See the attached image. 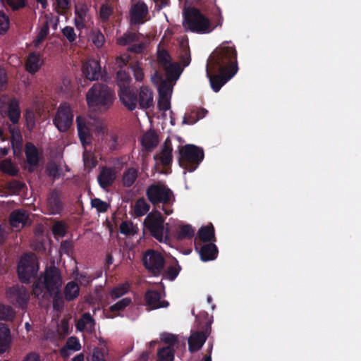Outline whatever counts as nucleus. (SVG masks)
<instances>
[{
  "instance_id": "obj_1",
  "label": "nucleus",
  "mask_w": 361,
  "mask_h": 361,
  "mask_svg": "<svg viewBox=\"0 0 361 361\" xmlns=\"http://www.w3.org/2000/svg\"><path fill=\"white\" fill-rule=\"evenodd\" d=\"M236 51L229 42H223L210 56L207 65L209 68H218L220 75L209 77L212 90L217 92L221 87L233 78L238 71Z\"/></svg>"
},
{
  "instance_id": "obj_2",
  "label": "nucleus",
  "mask_w": 361,
  "mask_h": 361,
  "mask_svg": "<svg viewBox=\"0 0 361 361\" xmlns=\"http://www.w3.org/2000/svg\"><path fill=\"white\" fill-rule=\"evenodd\" d=\"M114 99L113 91L101 83L94 84L86 94L87 106L93 111H106L113 104Z\"/></svg>"
},
{
  "instance_id": "obj_3",
  "label": "nucleus",
  "mask_w": 361,
  "mask_h": 361,
  "mask_svg": "<svg viewBox=\"0 0 361 361\" xmlns=\"http://www.w3.org/2000/svg\"><path fill=\"white\" fill-rule=\"evenodd\" d=\"M222 23L223 18L220 16L217 23L213 26L207 18L198 10L192 8L185 14L183 26L185 30L204 34L212 32L216 27L221 26Z\"/></svg>"
},
{
  "instance_id": "obj_4",
  "label": "nucleus",
  "mask_w": 361,
  "mask_h": 361,
  "mask_svg": "<svg viewBox=\"0 0 361 361\" xmlns=\"http://www.w3.org/2000/svg\"><path fill=\"white\" fill-rule=\"evenodd\" d=\"M76 123L78 135L84 147L90 143L91 132H95L98 135H104L106 133L104 124L91 117L78 116Z\"/></svg>"
},
{
  "instance_id": "obj_5",
  "label": "nucleus",
  "mask_w": 361,
  "mask_h": 361,
  "mask_svg": "<svg viewBox=\"0 0 361 361\" xmlns=\"http://www.w3.org/2000/svg\"><path fill=\"white\" fill-rule=\"evenodd\" d=\"M38 269L35 257L33 255H25L20 258L17 268L19 280L24 283H30L31 279L37 276Z\"/></svg>"
},
{
  "instance_id": "obj_6",
  "label": "nucleus",
  "mask_w": 361,
  "mask_h": 361,
  "mask_svg": "<svg viewBox=\"0 0 361 361\" xmlns=\"http://www.w3.org/2000/svg\"><path fill=\"white\" fill-rule=\"evenodd\" d=\"M179 151V164L181 167L187 169L188 164H199L204 159V152L200 148L194 145H185L180 147Z\"/></svg>"
},
{
  "instance_id": "obj_7",
  "label": "nucleus",
  "mask_w": 361,
  "mask_h": 361,
  "mask_svg": "<svg viewBox=\"0 0 361 361\" xmlns=\"http://www.w3.org/2000/svg\"><path fill=\"white\" fill-rule=\"evenodd\" d=\"M143 264L145 268L154 276H159L163 271L165 259L160 252L154 250L145 252L143 258Z\"/></svg>"
},
{
  "instance_id": "obj_8",
  "label": "nucleus",
  "mask_w": 361,
  "mask_h": 361,
  "mask_svg": "<svg viewBox=\"0 0 361 361\" xmlns=\"http://www.w3.org/2000/svg\"><path fill=\"white\" fill-rule=\"evenodd\" d=\"M8 300L13 306L24 310L27 307L30 298L29 293L23 286L16 285L6 290Z\"/></svg>"
},
{
  "instance_id": "obj_9",
  "label": "nucleus",
  "mask_w": 361,
  "mask_h": 361,
  "mask_svg": "<svg viewBox=\"0 0 361 361\" xmlns=\"http://www.w3.org/2000/svg\"><path fill=\"white\" fill-rule=\"evenodd\" d=\"M146 195L154 204L169 202L173 195L171 190L161 183L150 185L146 191Z\"/></svg>"
},
{
  "instance_id": "obj_10",
  "label": "nucleus",
  "mask_w": 361,
  "mask_h": 361,
  "mask_svg": "<svg viewBox=\"0 0 361 361\" xmlns=\"http://www.w3.org/2000/svg\"><path fill=\"white\" fill-rule=\"evenodd\" d=\"M158 61L166 70V80H176L180 75V68L178 63H171V58L166 51L160 47L157 51Z\"/></svg>"
},
{
  "instance_id": "obj_11",
  "label": "nucleus",
  "mask_w": 361,
  "mask_h": 361,
  "mask_svg": "<svg viewBox=\"0 0 361 361\" xmlns=\"http://www.w3.org/2000/svg\"><path fill=\"white\" fill-rule=\"evenodd\" d=\"M73 120V114L70 105L67 103L61 104L54 120V125L58 130L61 132L66 131L71 126Z\"/></svg>"
},
{
  "instance_id": "obj_12",
  "label": "nucleus",
  "mask_w": 361,
  "mask_h": 361,
  "mask_svg": "<svg viewBox=\"0 0 361 361\" xmlns=\"http://www.w3.org/2000/svg\"><path fill=\"white\" fill-rule=\"evenodd\" d=\"M211 323L207 322L202 330L192 332L188 338V350L191 353L197 352L202 348L211 333Z\"/></svg>"
},
{
  "instance_id": "obj_13",
  "label": "nucleus",
  "mask_w": 361,
  "mask_h": 361,
  "mask_svg": "<svg viewBox=\"0 0 361 361\" xmlns=\"http://www.w3.org/2000/svg\"><path fill=\"white\" fill-rule=\"evenodd\" d=\"M44 285L48 293L60 290L62 286V278L59 268L50 266L45 269Z\"/></svg>"
},
{
  "instance_id": "obj_14",
  "label": "nucleus",
  "mask_w": 361,
  "mask_h": 361,
  "mask_svg": "<svg viewBox=\"0 0 361 361\" xmlns=\"http://www.w3.org/2000/svg\"><path fill=\"white\" fill-rule=\"evenodd\" d=\"M173 80H164L159 87V109L164 113L169 111L171 109V97L172 94V82Z\"/></svg>"
},
{
  "instance_id": "obj_15",
  "label": "nucleus",
  "mask_w": 361,
  "mask_h": 361,
  "mask_svg": "<svg viewBox=\"0 0 361 361\" xmlns=\"http://www.w3.org/2000/svg\"><path fill=\"white\" fill-rule=\"evenodd\" d=\"M145 301L149 310L167 307L169 305V302L161 300V294L158 290H148L145 294Z\"/></svg>"
},
{
  "instance_id": "obj_16",
  "label": "nucleus",
  "mask_w": 361,
  "mask_h": 361,
  "mask_svg": "<svg viewBox=\"0 0 361 361\" xmlns=\"http://www.w3.org/2000/svg\"><path fill=\"white\" fill-rule=\"evenodd\" d=\"M74 23L78 30H81L92 23L89 8L87 6L78 5L75 6Z\"/></svg>"
},
{
  "instance_id": "obj_17",
  "label": "nucleus",
  "mask_w": 361,
  "mask_h": 361,
  "mask_svg": "<svg viewBox=\"0 0 361 361\" xmlns=\"http://www.w3.org/2000/svg\"><path fill=\"white\" fill-rule=\"evenodd\" d=\"M148 13L147 6L143 2H137L130 9V21L133 23H142Z\"/></svg>"
},
{
  "instance_id": "obj_18",
  "label": "nucleus",
  "mask_w": 361,
  "mask_h": 361,
  "mask_svg": "<svg viewBox=\"0 0 361 361\" xmlns=\"http://www.w3.org/2000/svg\"><path fill=\"white\" fill-rule=\"evenodd\" d=\"M100 66L96 60H89L82 66V72L85 77L92 81L97 80L100 75Z\"/></svg>"
},
{
  "instance_id": "obj_19",
  "label": "nucleus",
  "mask_w": 361,
  "mask_h": 361,
  "mask_svg": "<svg viewBox=\"0 0 361 361\" xmlns=\"http://www.w3.org/2000/svg\"><path fill=\"white\" fill-rule=\"evenodd\" d=\"M95 320L89 312L84 313L76 323V329L80 331H86L92 334L95 330Z\"/></svg>"
},
{
  "instance_id": "obj_20",
  "label": "nucleus",
  "mask_w": 361,
  "mask_h": 361,
  "mask_svg": "<svg viewBox=\"0 0 361 361\" xmlns=\"http://www.w3.org/2000/svg\"><path fill=\"white\" fill-rule=\"evenodd\" d=\"M11 226H17L22 224L26 226L32 223V216L23 210H17L12 212L10 215Z\"/></svg>"
},
{
  "instance_id": "obj_21",
  "label": "nucleus",
  "mask_w": 361,
  "mask_h": 361,
  "mask_svg": "<svg viewBox=\"0 0 361 361\" xmlns=\"http://www.w3.org/2000/svg\"><path fill=\"white\" fill-rule=\"evenodd\" d=\"M81 349V345L79 339L75 336L69 337L63 347L60 349L61 355L64 357H68L71 351H79Z\"/></svg>"
},
{
  "instance_id": "obj_22",
  "label": "nucleus",
  "mask_w": 361,
  "mask_h": 361,
  "mask_svg": "<svg viewBox=\"0 0 361 361\" xmlns=\"http://www.w3.org/2000/svg\"><path fill=\"white\" fill-rule=\"evenodd\" d=\"M218 248L213 243H207L202 245L200 250V258L203 262L215 259L218 256Z\"/></svg>"
},
{
  "instance_id": "obj_23",
  "label": "nucleus",
  "mask_w": 361,
  "mask_h": 361,
  "mask_svg": "<svg viewBox=\"0 0 361 361\" xmlns=\"http://www.w3.org/2000/svg\"><path fill=\"white\" fill-rule=\"evenodd\" d=\"M119 97L121 102L128 109L133 111L137 107V97L130 89L120 91Z\"/></svg>"
},
{
  "instance_id": "obj_24",
  "label": "nucleus",
  "mask_w": 361,
  "mask_h": 361,
  "mask_svg": "<svg viewBox=\"0 0 361 361\" xmlns=\"http://www.w3.org/2000/svg\"><path fill=\"white\" fill-rule=\"evenodd\" d=\"M9 131L11 135V143L13 153L16 155L20 154L22 150L23 137L19 128L15 126H9Z\"/></svg>"
},
{
  "instance_id": "obj_25",
  "label": "nucleus",
  "mask_w": 361,
  "mask_h": 361,
  "mask_svg": "<svg viewBox=\"0 0 361 361\" xmlns=\"http://www.w3.org/2000/svg\"><path fill=\"white\" fill-rule=\"evenodd\" d=\"M149 231L150 235L160 243H167L170 240L171 227H145Z\"/></svg>"
},
{
  "instance_id": "obj_26",
  "label": "nucleus",
  "mask_w": 361,
  "mask_h": 361,
  "mask_svg": "<svg viewBox=\"0 0 361 361\" xmlns=\"http://www.w3.org/2000/svg\"><path fill=\"white\" fill-rule=\"evenodd\" d=\"M153 93L147 87H142L139 94V105L141 109H148L153 106Z\"/></svg>"
},
{
  "instance_id": "obj_27",
  "label": "nucleus",
  "mask_w": 361,
  "mask_h": 361,
  "mask_svg": "<svg viewBox=\"0 0 361 361\" xmlns=\"http://www.w3.org/2000/svg\"><path fill=\"white\" fill-rule=\"evenodd\" d=\"M26 158L27 163L29 165L28 170L32 171L39 161V155L37 148L31 143L26 145Z\"/></svg>"
},
{
  "instance_id": "obj_28",
  "label": "nucleus",
  "mask_w": 361,
  "mask_h": 361,
  "mask_svg": "<svg viewBox=\"0 0 361 361\" xmlns=\"http://www.w3.org/2000/svg\"><path fill=\"white\" fill-rule=\"evenodd\" d=\"M11 331L4 324H0V353H4L10 347Z\"/></svg>"
},
{
  "instance_id": "obj_29",
  "label": "nucleus",
  "mask_w": 361,
  "mask_h": 361,
  "mask_svg": "<svg viewBox=\"0 0 361 361\" xmlns=\"http://www.w3.org/2000/svg\"><path fill=\"white\" fill-rule=\"evenodd\" d=\"M116 178V173L111 169H104L98 176L100 186L105 189L112 184Z\"/></svg>"
},
{
  "instance_id": "obj_30",
  "label": "nucleus",
  "mask_w": 361,
  "mask_h": 361,
  "mask_svg": "<svg viewBox=\"0 0 361 361\" xmlns=\"http://www.w3.org/2000/svg\"><path fill=\"white\" fill-rule=\"evenodd\" d=\"M42 65V61L39 54H30L25 62V68L30 73L37 72Z\"/></svg>"
},
{
  "instance_id": "obj_31",
  "label": "nucleus",
  "mask_w": 361,
  "mask_h": 361,
  "mask_svg": "<svg viewBox=\"0 0 361 361\" xmlns=\"http://www.w3.org/2000/svg\"><path fill=\"white\" fill-rule=\"evenodd\" d=\"M143 148L146 150H152L159 143L157 135L152 130L146 132L141 140Z\"/></svg>"
},
{
  "instance_id": "obj_32",
  "label": "nucleus",
  "mask_w": 361,
  "mask_h": 361,
  "mask_svg": "<svg viewBox=\"0 0 361 361\" xmlns=\"http://www.w3.org/2000/svg\"><path fill=\"white\" fill-rule=\"evenodd\" d=\"M172 150L173 149L171 142L166 140L164 144L160 154L158 156V159L160 160L162 164L169 165L171 162Z\"/></svg>"
},
{
  "instance_id": "obj_33",
  "label": "nucleus",
  "mask_w": 361,
  "mask_h": 361,
  "mask_svg": "<svg viewBox=\"0 0 361 361\" xmlns=\"http://www.w3.org/2000/svg\"><path fill=\"white\" fill-rule=\"evenodd\" d=\"M197 236L200 240L204 243L215 242L214 227H200L197 232Z\"/></svg>"
},
{
  "instance_id": "obj_34",
  "label": "nucleus",
  "mask_w": 361,
  "mask_h": 361,
  "mask_svg": "<svg viewBox=\"0 0 361 361\" xmlns=\"http://www.w3.org/2000/svg\"><path fill=\"white\" fill-rule=\"evenodd\" d=\"M80 288L75 281L68 282L64 288V295L67 301H72L79 295Z\"/></svg>"
},
{
  "instance_id": "obj_35",
  "label": "nucleus",
  "mask_w": 361,
  "mask_h": 361,
  "mask_svg": "<svg viewBox=\"0 0 361 361\" xmlns=\"http://www.w3.org/2000/svg\"><path fill=\"white\" fill-rule=\"evenodd\" d=\"M131 302L132 300L130 298H124L120 300L119 301L112 305L109 307V311L111 312H106V317L109 319H114L116 317V315L113 314L112 312L123 310L126 307H128L131 303Z\"/></svg>"
},
{
  "instance_id": "obj_36",
  "label": "nucleus",
  "mask_w": 361,
  "mask_h": 361,
  "mask_svg": "<svg viewBox=\"0 0 361 361\" xmlns=\"http://www.w3.org/2000/svg\"><path fill=\"white\" fill-rule=\"evenodd\" d=\"M47 209L51 214L59 213L62 209V204L56 194H51L47 200Z\"/></svg>"
},
{
  "instance_id": "obj_37",
  "label": "nucleus",
  "mask_w": 361,
  "mask_h": 361,
  "mask_svg": "<svg viewBox=\"0 0 361 361\" xmlns=\"http://www.w3.org/2000/svg\"><path fill=\"white\" fill-rule=\"evenodd\" d=\"M8 116L10 121L13 124H16L18 122L20 116V111L18 102L16 100H12L9 104Z\"/></svg>"
},
{
  "instance_id": "obj_38",
  "label": "nucleus",
  "mask_w": 361,
  "mask_h": 361,
  "mask_svg": "<svg viewBox=\"0 0 361 361\" xmlns=\"http://www.w3.org/2000/svg\"><path fill=\"white\" fill-rule=\"evenodd\" d=\"M164 223V219L161 214L158 212H152L146 217L145 226H161Z\"/></svg>"
},
{
  "instance_id": "obj_39",
  "label": "nucleus",
  "mask_w": 361,
  "mask_h": 361,
  "mask_svg": "<svg viewBox=\"0 0 361 361\" xmlns=\"http://www.w3.org/2000/svg\"><path fill=\"white\" fill-rule=\"evenodd\" d=\"M157 356L160 361H173L174 351L171 346H166L160 348L157 352Z\"/></svg>"
},
{
  "instance_id": "obj_40",
  "label": "nucleus",
  "mask_w": 361,
  "mask_h": 361,
  "mask_svg": "<svg viewBox=\"0 0 361 361\" xmlns=\"http://www.w3.org/2000/svg\"><path fill=\"white\" fill-rule=\"evenodd\" d=\"M130 78L125 71H120L117 73V82L120 88V91L130 89L129 85Z\"/></svg>"
},
{
  "instance_id": "obj_41",
  "label": "nucleus",
  "mask_w": 361,
  "mask_h": 361,
  "mask_svg": "<svg viewBox=\"0 0 361 361\" xmlns=\"http://www.w3.org/2000/svg\"><path fill=\"white\" fill-rule=\"evenodd\" d=\"M195 234L192 227H180V230L175 233V238L178 240L191 239Z\"/></svg>"
},
{
  "instance_id": "obj_42",
  "label": "nucleus",
  "mask_w": 361,
  "mask_h": 361,
  "mask_svg": "<svg viewBox=\"0 0 361 361\" xmlns=\"http://www.w3.org/2000/svg\"><path fill=\"white\" fill-rule=\"evenodd\" d=\"M49 294L53 298V307L57 311H60L63 308L64 302L62 294L60 290L53 291V293H49Z\"/></svg>"
},
{
  "instance_id": "obj_43",
  "label": "nucleus",
  "mask_w": 361,
  "mask_h": 361,
  "mask_svg": "<svg viewBox=\"0 0 361 361\" xmlns=\"http://www.w3.org/2000/svg\"><path fill=\"white\" fill-rule=\"evenodd\" d=\"M137 176V171L134 169H129L123 174V183L126 186L132 185Z\"/></svg>"
},
{
  "instance_id": "obj_44",
  "label": "nucleus",
  "mask_w": 361,
  "mask_h": 361,
  "mask_svg": "<svg viewBox=\"0 0 361 361\" xmlns=\"http://www.w3.org/2000/svg\"><path fill=\"white\" fill-rule=\"evenodd\" d=\"M149 209V206L143 199L138 200L134 206V212L138 216L145 215Z\"/></svg>"
},
{
  "instance_id": "obj_45",
  "label": "nucleus",
  "mask_w": 361,
  "mask_h": 361,
  "mask_svg": "<svg viewBox=\"0 0 361 361\" xmlns=\"http://www.w3.org/2000/svg\"><path fill=\"white\" fill-rule=\"evenodd\" d=\"M47 171L49 176L52 177L54 179L59 178L62 175V169L61 164H56L55 162L49 164Z\"/></svg>"
},
{
  "instance_id": "obj_46",
  "label": "nucleus",
  "mask_w": 361,
  "mask_h": 361,
  "mask_svg": "<svg viewBox=\"0 0 361 361\" xmlns=\"http://www.w3.org/2000/svg\"><path fill=\"white\" fill-rule=\"evenodd\" d=\"M0 169L4 173L11 176H14L18 173L17 167L8 159H5L1 162Z\"/></svg>"
},
{
  "instance_id": "obj_47",
  "label": "nucleus",
  "mask_w": 361,
  "mask_h": 361,
  "mask_svg": "<svg viewBox=\"0 0 361 361\" xmlns=\"http://www.w3.org/2000/svg\"><path fill=\"white\" fill-rule=\"evenodd\" d=\"M14 317V312L10 306L0 305V319L4 321H11Z\"/></svg>"
},
{
  "instance_id": "obj_48",
  "label": "nucleus",
  "mask_w": 361,
  "mask_h": 361,
  "mask_svg": "<svg viewBox=\"0 0 361 361\" xmlns=\"http://www.w3.org/2000/svg\"><path fill=\"white\" fill-rule=\"evenodd\" d=\"M128 290V286L127 284H120L111 290L110 296L113 300H116L127 293Z\"/></svg>"
},
{
  "instance_id": "obj_49",
  "label": "nucleus",
  "mask_w": 361,
  "mask_h": 361,
  "mask_svg": "<svg viewBox=\"0 0 361 361\" xmlns=\"http://www.w3.org/2000/svg\"><path fill=\"white\" fill-rule=\"evenodd\" d=\"M180 271V267L178 264L176 266H169L164 273V278L170 281H173L179 274Z\"/></svg>"
},
{
  "instance_id": "obj_50",
  "label": "nucleus",
  "mask_w": 361,
  "mask_h": 361,
  "mask_svg": "<svg viewBox=\"0 0 361 361\" xmlns=\"http://www.w3.org/2000/svg\"><path fill=\"white\" fill-rule=\"evenodd\" d=\"M90 39L97 47H101L104 43L105 39L99 30L92 31L90 34Z\"/></svg>"
},
{
  "instance_id": "obj_51",
  "label": "nucleus",
  "mask_w": 361,
  "mask_h": 361,
  "mask_svg": "<svg viewBox=\"0 0 361 361\" xmlns=\"http://www.w3.org/2000/svg\"><path fill=\"white\" fill-rule=\"evenodd\" d=\"M91 205L93 208L96 209L98 212H104L109 207V204L107 202L102 201L99 198L92 200Z\"/></svg>"
},
{
  "instance_id": "obj_52",
  "label": "nucleus",
  "mask_w": 361,
  "mask_h": 361,
  "mask_svg": "<svg viewBox=\"0 0 361 361\" xmlns=\"http://www.w3.org/2000/svg\"><path fill=\"white\" fill-rule=\"evenodd\" d=\"M112 14V8L108 4H102L99 12V16L102 21H106Z\"/></svg>"
},
{
  "instance_id": "obj_53",
  "label": "nucleus",
  "mask_w": 361,
  "mask_h": 361,
  "mask_svg": "<svg viewBox=\"0 0 361 361\" xmlns=\"http://www.w3.org/2000/svg\"><path fill=\"white\" fill-rule=\"evenodd\" d=\"M49 25H48V23L46 22L43 25V26L41 27V29L38 33V35H37L36 39L35 40V46H38L47 37V36L49 34Z\"/></svg>"
},
{
  "instance_id": "obj_54",
  "label": "nucleus",
  "mask_w": 361,
  "mask_h": 361,
  "mask_svg": "<svg viewBox=\"0 0 361 361\" xmlns=\"http://www.w3.org/2000/svg\"><path fill=\"white\" fill-rule=\"evenodd\" d=\"M9 28V18L4 13H0V35L4 34Z\"/></svg>"
},
{
  "instance_id": "obj_55",
  "label": "nucleus",
  "mask_w": 361,
  "mask_h": 361,
  "mask_svg": "<svg viewBox=\"0 0 361 361\" xmlns=\"http://www.w3.org/2000/svg\"><path fill=\"white\" fill-rule=\"evenodd\" d=\"M103 139L107 143V145H109L110 149H114L116 148V144H117V140H118V137L116 135H114V133H106L104 135V137Z\"/></svg>"
},
{
  "instance_id": "obj_56",
  "label": "nucleus",
  "mask_w": 361,
  "mask_h": 361,
  "mask_svg": "<svg viewBox=\"0 0 361 361\" xmlns=\"http://www.w3.org/2000/svg\"><path fill=\"white\" fill-rule=\"evenodd\" d=\"M63 35L70 42H73L77 38V35L72 27L66 26L62 30Z\"/></svg>"
},
{
  "instance_id": "obj_57",
  "label": "nucleus",
  "mask_w": 361,
  "mask_h": 361,
  "mask_svg": "<svg viewBox=\"0 0 361 361\" xmlns=\"http://www.w3.org/2000/svg\"><path fill=\"white\" fill-rule=\"evenodd\" d=\"M26 126L28 129L31 130L35 125V114L32 110L27 109L25 114Z\"/></svg>"
},
{
  "instance_id": "obj_58",
  "label": "nucleus",
  "mask_w": 361,
  "mask_h": 361,
  "mask_svg": "<svg viewBox=\"0 0 361 361\" xmlns=\"http://www.w3.org/2000/svg\"><path fill=\"white\" fill-rule=\"evenodd\" d=\"M13 10H19L26 5V0H5Z\"/></svg>"
},
{
  "instance_id": "obj_59",
  "label": "nucleus",
  "mask_w": 361,
  "mask_h": 361,
  "mask_svg": "<svg viewBox=\"0 0 361 361\" xmlns=\"http://www.w3.org/2000/svg\"><path fill=\"white\" fill-rule=\"evenodd\" d=\"M135 38V35L134 33H126L122 37L118 39V44L122 46H125L133 41H134Z\"/></svg>"
},
{
  "instance_id": "obj_60",
  "label": "nucleus",
  "mask_w": 361,
  "mask_h": 361,
  "mask_svg": "<svg viewBox=\"0 0 361 361\" xmlns=\"http://www.w3.org/2000/svg\"><path fill=\"white\" fill-rule=\"evenodd\" d=\"M161 340L165 343L169 344V346H173L174 344L178 341V338L176 336L169 334L165 333L161 336Z\"/></svg>"
},
{
  "instance_id": "obj_61",
  "label": "nucleus",
  "mask_w": 361,
  "mask_h": 361,
  "mask_svg": "<svg viewBox=\"0 0 361 361\" xmlns=\"http://www.w3.org/2000/svg\"><path fill=\"white\" fill-rule=\"evenodd\" d=\"M57 11L63 13L70 7V0H56Z\"/></svg>"
},
{
  "instance_id": "obj_62",
  "label": "nucleus",
  "mask_w": 361,
  "mask_h": 361,
  "mask_svg": "<svg viewBox=\"0 0 361 361\" xmlns=\"http://www.w3.org/2000/svg\"><path fill=\"white\" fill-rule=\"evenodd\" d=\"M120 233L126 235H133L138 232V227H119Z\"/></svg>"
},
{
  "instance_id": "obj_63",
  "label": "nucleus",
  "mask_w": 361,
  "mask_h": 361,
  "mask_svg": "<svg viewBox=\"0 0 361 361\" xmlns=\"http://www.w3.org/2000/svg\"><path fill=\"white\" fill-rule=\"evenodd\" d=\"M132 69L135 79L138 81L142 80L144 78V73L140 66L138 64H135L132 67Z\"/></svg>"
},
{
  "instance_id": "obj_64",
  "label": "nucleus",
  "mask_w": 361,
  "mask_h": 361,
  "mask_svg": "<svg viewBox=\"0 0 361 361\" xmlns=\"http://www.w3.org/2000/svg\"><path fill=\"white\" fill-rule=\"evenodd\" d=\"M22 361H42V360L39 353L30 352L23 357Z\"/></svg>"
}]
</instances>
